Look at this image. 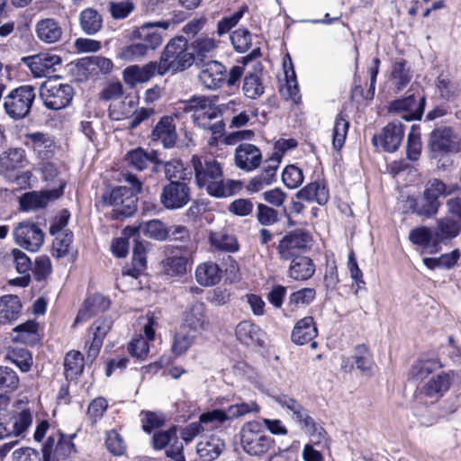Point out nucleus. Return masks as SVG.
<instances>
[{
    "label": "nucleus",
    "instance_id": "obj_1",
    "mask_svg": "<svg viewBox=\"0 0 461 461\" xmlns=\"http://www.w3.org/2000/svg\"><path fill=\"white\" fill-rule=\"evenodd\" d=\"M191 162L196 184L201 188L204 187L209 194L227 197L240 189L239 181L223 179L221 166L216 159L194 155Z\"/></svg>",
    "mask_w": 461,
    "mask_h": 461
},
{
    "label": "nucleus",
    "instance_id": "obj_2",
    "mask_svg": "<svg viewBox=\"0 0 461 461\" xmlns=\"http://www.w3.org/2000/svg\"><path fill=\"white\" fill-rule=\"evenodd\" d=\"M125 182L129 186L106 188L102 194L101 203L112 207L111 218L121 220L131 216L137 210L136 194L141 191V182L133 175L127 174Z\"/></svg>",
    "mask_w": 461,
    "mask_h": 461
},
{
    "label": "nucleus",
    "instance_id": "obj_3",
    "mask_svg": "<svg viewBox=\"0 0 461 461\" xmlns=\"http://www.w3.org/2000/svg\"><path fill=\"white\" fill-rule=\"evenodd\" d=\"M188 41L184 36L172 38L165 46L159 61L158 75L173 74L188 69L194 62V55L189 51Z\"/></svg>",
    "mask_w": 461,
    "mask_h": 461
},
{
    "label": "nucleus",
    "instance_id": "obj_4",
    "mask_svg": "<svg viewBox=\"0 0 461 461\" xmlns=\"http://www.w3.org/2000/svg\"><path fill=\"white\" fill-rule=\"evenodd\" d=\"M184 111L192 113L194 123L212 134L222 135L225 124L219 108L203 96L194 97L185 103Z\"/></svg>",
    "mask_w": 461,
    "mask_h": 461
},
{
    "label": "nucleus",
    "instance_id": "obj_5",
    "mask_svg": "<svg viewBox=\"0 0 461 461\" xmlns=\"http://www.w3.org/2000/svg\"><path fill=\"white\" fill-rule=\"evenodd\" d=\"M243 450L253 456L266 455L275 446V440L267 436L258 421L246 422L240 430Z\"/></svg>",
    "mask_w": 461,
    "mask_h": 461
},
{
    "label": "nucleus",
    "instance_id": "obj_6",
    "mask_svg": "<svg viewBox=\"0 0 461 461\" xmlns=\"http://www.w3.org/2000/svg\"><path fill=\"white\" fill-rule=\"evenodd\" d=\"M36 97L35 88L29 85L13 89L4 97V108L6 114L14 120L25 118L31 112Z\"/></svg>",
    "mask_w": 461,
    "mask_h": 461
},
{
    "label": "nucleus",
    "instance_id": "obj_7",
    "mask_svg": "<svg viewBox=\"0 0 461 461\" xmlns=\"http://www.w3.org/2000/svg\"><path fill=\"white\" fill-rule=\"evenodd\" d=\"M74 91L68 84H61L56 80L43 83L41 86V98L45 106L50 110H60L67 107L73 98Z\"/></svg>",
    "mask_w": 461,
    "mask_h": 461
},
{
    "label": "nucleus",
    "instance_id": "obj_8",
    "mask_svg": "<svg viewBox=\"0 0 461 461\" xmlns=\"http://www.w3.org/2000/svg\"><path fill=\"white\" fill-rule=\"evenodd\" d=\"M32 416L29 410L14 414L0 410V439L22 436L32 425Z\"/></svg>",
    "mask_w": 461,
    "mask_h": 461
},
{
    "label": "nucleus",
    "instance_id": "obj_9",
    "mask_svg": "<svg viewBox=\"0 0 461 461\" xmlns=\"http://www.w3.org/2000/svg\"><path fill=\"white\" fill-rule=\"evenodd\" d=\"M13 234L15 243L31 252L38 251L44 242L42 230L32 221L19 222Z\"/></svg>",
    "mask_w": 461,
    "mask_h": 461
},
{
    "label": "nucleus",
    "instance_id": "obj_10",
    "mask_svg": "<svg viewBox=\"0 0 461 461\" xmlns=\"http://www.w3.org/2000/svg\"><path fill=\"white\" fill-rule=\"evenodd\" d=\"M190 197L191 190L187 183L175 180L163 186L159 199L166 209L177 210L186 205Z\"/></svg>",
    "mask_w": 461,
    "mask_h": 461
},
{
    "label": "nucleus",
    "instance_id": "obj_11",
    "mask_svg": "<svg viewBox=\"0 0 461 461\" xmlns=\"http://www.w3.org/2000/svg\"><path fill=\"white\" fill-rule=\"evenodd\" d=\"M429 148L436 157L438 154L456 153L460 150V138L450 127H440L430 133Z\"/></svg>",
    "mask_w": 461,
    "mask_h": 461
},
{
    "label": "nucleus",
    "instance_id": "obj_12",
    "mask_svg": "<svg viewBox=\"0 0 461 461\" xmlns=\"http://www.w3.org/2000/svg\"><path fill=\"white\" fill-rule=\"evenodd\" d=\"M169 26L168 21L145 23L132 31L131 38L141 41L149 51H153L162 45L164 40L163 35L155 29L167 31Z\"/></svg>",
    "mask_w": 461,
    "mask_h": 461
},
{
    "label": "nucleus",
    "instance_id": "obj_13",
    "mask_svg": "<svg viewBox=\"0 0 461 461\" xmlns=\"http://www.w3.org/2000/svg\"><path fill=\"white\" fill-rule=\"evenodd\" d=\"M425 102L423 95H411L393 101L389 105V111L405 121L420 120L424 111Z\"/></svg>",
    "mask_w": 461,
    "mask_h": 461
},
{
    "label": "nucleus",
    "instance_id": "obj_14",
    "mask_svg": "<svg viewBox=\"0 0 461 461\" xmlns=\"http://www.w3.org/2000/svg\"><path fill=\"white\" fill-rule=\"evenodd\" d=\"M308 242V234L296 230L282 238L276 248L277 253L281 259L292 261L295 257H301L300 253L306 249Z\"/></svg>",
    "mask_w": 461,
    "mask_h": 461
},
{
    "label": "nucleus",
    "instance_id": "obj_15",
    "mask_svg": "<svg viewBox=\"0 0 461 461\" xmlns=\"http://www.w3.org/2000/svg\"><path fill=\"white\" fill-rule=\"evenodd\" d=\"M73 444L59 432L48 437L42 448V461H68Z\"/></svg>",
    "mask_w": 461,
    "mask_h": 461
},
{
    "label": "nucleus",
    "instance_id": "obj_16",
    "mask_svg": "<svg viewBox=\"0 0 461 461\" xmlns=\"http://www.w3.org/2000/svg\"><path fill=\"white\" fill-rule=\"evenodd\" d=\"M22 62L31 69L35 77H41L53 71L54 67L61 63V59L54 54L41 53L23 57Z\"/></svg>",
    "mask_w": 461,
    "mask_h": 461
},
{
    "label": "nucleus",
    "instance_id": "obj_17",
    "mask_svg": "<svg viewBox=\"0 0 461 461\" xmlns=\"http://www.w3.org/2000/svg\"><path fill=\"white\" fill-rule=\"evenodd\" d=\"M403 138V130L401 123H389L382 131L380 135H374L373 143L375 147L379 145L388 152L395 151Z\"/></svg>",
    "mask_w": 461,
    "mask_h": 461
},
{
    "label": "nucleus",
    "instance_id": "obj_18",
    "mask_svg": "<svg viewBox=\"0 0 461 461\" xmlns=\"http://www.w3.org/2000/svg\"><path fill=\"white\" fill-rule=\"evenodd\" d=\"M318 335V330L313 317L307 316L299 320L291 333V339L294 344L305 345L311 342L312 348H316L317 343L313 339Z\"/></svg>",
    "mask_w": 461,
    "mask_h": 461
},
{
    "label": "nucleus",
    "instance_id": "obj_19",
    "mask_svg": "<svg viewBox=\"0 0 461 461\" xmlns=\"http://www.w3.org/2000/svg\"><path fill=\"white\" fill-rule=\"evenodd\" d=\"M225 78V67L216 60L205 62L199 74L201 84L208 89H217L221 87Z\"/></svg>",
    "mask_w": 461,
    "mask_h": 461
},
{
    "label": "nucleus",
    "instance_id": "obj_20",
    "mask_svg": "<svg viewBox=\"0 0 461 461\" xmlns=\"http://www.w3.org/2000/svg\"><path fill=\"white\" fill-rule=\"evenodd\" d=\"M262 161L260 149L249 143L240 144L235 150V163L238 167L251 171L259 167Z\"/></svg>",
    "mask_w": 461,
    "mask_h": 461
},
{
    "label": "nucleus",
    "instance_id": "obj_21",
    "mask_svg": "<svg viewBox=\"0 0 461 461\" xmlns=\"http://www.w3.org/2000/svg\"><path fill=\"white\" fill-rule=\"evenodd\" d=\"M150 137L154 141H161L166 149L174 147L177 140L174 118L163 116L152 130Z\"/></svg>",
    "mask_w": 461,
    "mask_h": 461
},
{
    "label": "nucleus",
    "instance_id": "obj_22",
    "mask_svg": "<svg viewBox=\"0 0 461 461\" xmlns=\"http://www.w3.org/2000/svg\"><path fill=\"white\" fill-rule=\"evenodd\" d=\"M64 183H59V188L47 192L26 193L20 197V206L24 211L35 210L46 206L50 199L58 198L62 194Z\"/></svg>",
    "mask_w": 461,
    "mask_h": 461
},
{
    "label": "nucleus",
    "instance_id": "obj_23",
    "mask_svg": "<svg viewBox=\"0 0 461 461\" xmlns=\"http://www.w3.org/2000/svg\"><path fill=\"white\" fill-rule=\"evenodd\" d=\"M156 74L158 75L157 62H149L142 67L132 65L124 69L123 80L127 85L133 87L137 84L148 82Z\"/></svg>",
    "mask_w": 461,
    "mask_h": 461
},
{
    "label": "nucleus",
    "instance_id": "obj_24",
    "mask_svg": "<svg viewBox=\"0 0 461 461\" xmlns=\"http://www.w3.org/2000/svg\"><path fill=\"white\" fill-rule=\"evenodd\" d=\"M35 33L41 41L53 44L62 39L63 29L59 21L53 18H44L36 23Z\"/></svg>",
    "mask_w": 461,
    "mask_h": 461
},
{
    "label": "nucleus",
    "instance_id": "obj_25",
    "mask_svg": "<svg viewBox=\"0 0 461 461\" xmlns=\"http://www.w3.org/2000/svg\"><path fill=\"white\" fill-rule=\"evenodd\" d=\"M185 327L190 329L194 333H200L208 326V319L205 312V305L202 302H195L185 312Z\"/></svg>",
    "mask_w": 461,
    "mask_h": 461
},
{
    "label": "nucleus",
    "instance_id": "obj_26",
    "mask_svg": "<svg viewBox=\"0 0 461 461\" xmlns=\"http://www.w3.org/2000/svg\"><path fill=\"white\" fill-rule=\"evenodd\" d=\"M218 46V41L212 36L204 33L195 36L190 43L194 60L197 59L199 62H204L206 59L212 58Z\"/></svg>",
    "mask_w": 461,
    "mask_h": 461
},
{
    "label": "nucleus",
    "instance_id": "obj_27",
    "mask_svg": "<svg viewBox=\"0 0 461 461\" xmlns=\"http://www.w3.org/2000/svg\"><path fill=\"white\" fill-rule=\"evenodd\" d=\"M236 336L241 343L248 346H262L265 333L256 324L244 321L238 324Z\"/></svg>",
    "mask_w": 461,
    "mask_h": 461
},
{
    "label": "nucleus",
    "instance_id": "obj_28",
    "mask_svg": "<svg viewBox=\"0 0 461 461\" xmlns=\"http://www.w3.org/2000/svg\"><path fill=\"white\" fill-rule=\"evenodd\" d=\"M450 377L446 373L432 376L421 388L420 393L424 397L438 401L448 390Z\"/></svg>",
    "mask_w": 461,
    "mask_h": 461
},
{
    "label": "nucleus",
    "instance_id": "obj_29",
    "mask_svg": "<svg viewBox=\"0 0 461 461\" xmlns=\"http://www.w3.org/2000/svg\"><path fill=\"white\" fill-rule=\"evenodd\" d=\"M109 307V299L100 294H94L86 300L77 316L76 322L87 321L94 315L106 311Z\"/></svg>",
    "mask_w": 461,
    "mask_h": 461
},
{
    "label": "nucleus",
    "instance_id": "obj_30",
    "mask_svg": "<svg viewBox=\"0 0 461 461\" xmlns=\"http://www.w3.org/2000/svg\"><path fill=\"white\" fill-rule=\"evenodd\" d=\"M315 273V265L309 257H295L291 261L288 276L296 281L310 279Z\"/></svg>",
    "mask_w": 461,
    "mask_h": 461
},
{
    "label": "nucleus",
    "instance_id": "obj_31",
    "mask_svg": "<svg viewBox=\"0 0 461 461\" xmlns=\"http://www.w3.org/2000/svg\"><path fill=\"white\" fill-rule=\"evenodd\" d=\"M221 278V270L218 264L207 261L197 266L195 279L203 286H212L218 284Z\"/></svg>",
    "mask_w": 461,
    "mask_h": 461
},
{
    "label": "nucleus",
    "instance_id": "obj_32",
    "mask_svg": "<svg viewBox=\"0 0 461 461\" xmlns=\"http://www.w3.org/2000/svg\"><path fill=\"white\" fill-rule=\"evenodd\" d=\"M224 449V441L214 435L200 441L196 447L197 454L205 461H212L216 459Z\"/></svg>",
    "mask_w": 461,
    "mask_h": 461
},
{
    "label": "nucleus",
    "instance_id": "obj_33",
    "mask_svg": "<svg viewBox=\"0 0 461 461\" xmlns=\"http://www.w3.org/2000/svg\"><path fill=\"white\" fill-rule=\"evenodd\" d=\"M26 140L40 158H48L53 154L55 144L48 135L41 132L30 133L26 135Z\"/></svg>",
    "mask_w": 461,
    "mask_h": 461
},
{
    "label": "nucleus",
    "instance_id": "obj_34",
    "mask_svg": "<svg viewBox=\"0 0 461 461\" xmlns=\"http://www.w3.org/2000/svg\"><path fill=\"white\" fill-rule=\"evenodd\" d=\"M22 303L17 295L5 294L0 297V321L11 322L15 321L21 312Z\"/></svg>",
    "mask_w": 461,
    "mask_h": 461
},
{
    "label": "nucleus",
    "instance_id": "obj_35",
    "mask_svg": "<svg viewBox=\"0 0 461 461\" xmlns=\"http://www.w3.org/2000/svg\"><path fill=\"white\" fill-rule=\"evenodd\" d=\"M79 24L86 34L94 35L102 29L103 17L97 10L86 8L79 14Z\"/></svg>",
    "mask_w": 461,
    "mask_h": 461
},
{
    "label": "nucleus",
    "instance_id": "obj_36",
    "mask_svg": "<svg viewBox=\"0 0 461 461\" xmlns=\"http://www.w3.org/2000/svg\"><path fill=\"white\" fill-rule=\"evenodd\" d=\"M209 240L215 250L233 253L239 249L237 239L223 230L211 231Z\"/></svg>",
    "mask_w": 461,
    "mask_h": 461
},
{
    "label": "nucleus",
    "instance_id": "obj_37",
    "mask_svg": "<svg viewBox=\"0 0 461 461\" xmlns=\"http://www.w3.org/2000/svg\"><path fill=\"white\" fill-rule=\"evenodd\" d=\"M460 232L461 223L446 216L438 221L434 235L437 241H444L456 238Z\"/></svg>",
    "mask_w": 461,
    "mask_h": 461
},
{
    "label": "nucleus",
    "instance_id": "obj_38",
    "mask_svg": "<svg viewBox=\"0 0 461 461\" xmlns=\"http://www.w3.org/2000/svg\"><path fill=\"white\" fill-rule=\"evenodd\" d=\"M438 97L447 102L456 100L460 93L459 86L448 75L440 74L436 81Z\"/></svg>",
    "mask_w": 461,
    "mask_h": 461
},
{
    "label": "nucleus",
    "instance_id": "obj_39",
    "mask_svg": "<svg viewBox=\"0 0 461 461\" xmlns=\"http://www.w3.org/2000/svg\"><path fill=\"white\" fill-rule=\"evenodd\" d=\"M125 158L128 164L137 170H143L147 167L149 162H153L158 165L162 163V161L158 158L155 151L148 153L140 148L129 151Z\"/></svg>",
    "mask_w": 461,
    "mask_h": 461
},
{
    "label": "nucleus",
    "instance_id": "obj_40",
    "mask_svg": "<svg viewBox=\"0 0 461 461\" xmlns=\"http://www.w3.org/2000/svg\"><path fill=\"white\" fill-rule=\"evenodd\" d=\"M198 333H194L190 329L182 325L174 337L172 350L176 356L186 352L193 345Z\"/></svg>",
    "mask_w": 461,
    "mask_h": 461
},
{
    "label": "nucleus",
    "instance_id": "obj_41",
    "mask_svg": "<svg viewBox=\"0 0 461 461\" xmlns=\"http://www.w3.org/2000/svg\"><path fill=\"white\" fill-rule=\"evenodd\" d=\"M298 197L302 200L315 201L319 204H325L328 201L329 194L324 185L312 182L299 191Z\"/></svg>",
    "mask_w": 461,
    "mask_h": 461
},
{
    "label": "nucleus",
    "instance_id": "obj_42",
    "mask_svg": "<svg viewBox=\"0 0 461 461\" xmlns=\"http://www.w3.org/2000/svg\"><path fill=\"white\" fill-rule=\"evenodd\" d=\"M65 376L73 380L81 375L84 369V357L79 351H69L64 359Z\"/></svg>",
    "mask_w": 461,
    "mask_h": 461
},
{
    "label": "nucleus",
    "instance_id": "obj_43",
    "mask_svg": "<svg viewBox=\"0 0 461 461\" xmlns=\"http://www.w3.org/2000/svg\"><path fill=\"white\" fill-rule=\"evenodd\" d=\"M24 151L21 149H13L0 157V167L5 171H14L24 166Z\"/></svg>",
    "mask_w": 461,
    "mask_h": 461
},
{
    "label": "nucleus",
    "instance_id": "obj_44",
    "mask_svg": "<svg viewBox=\"0 0 461 461\" xmlns=\"http://www.w3.org/2000/svg\"><path fill=\"white\" fill-rule=\"evenodd\" d=\"M277 167L278 166H276L275 163L269 162V165L264 169V171L249 182L248 190L250 192H258L267 185H271L275 180Z\"/></svg>",
    "mask_w": 461,
    "mask_h": 461
},
{
    "label": "nucleus",
    "instance_id": "obj_45",
    "mask_svg": "<svg viewBox=\"0 0 461 461\" xmlns=\"http://www.w3.org/2000/svg\"><path fill=\"white\" fill-rule=\"evenodd\" d=\"M391 76L398 90L405 87L411 78L406 60L396 59L393 64Z\"/></svg>",
    "mask_w": 461,
    "mask_h": 461
},
{
    "label": "nucleus",
    "instance_id": "obj_46",
    "mask_svg": "<svg viewBox=\"0 0 461 461\" xmlns=\"http://www.w3.org/2000/svg\"><path fill=\"white\" fill-rule=\"evenodd\" d=\"M199 419L204 427V430L218 429L223 423L230 420L226 411L220 409H214L212 411L202 413Z\"/></svg>",
    "mask_w": 461,
    "mask_h": 461
},
{
    "label": "nucleus",
    "instance_id": "obj_47",
    "mask_svg": "<svg viewBox=\"0 0 461 461\" xmlns=\"http://www.w3.org/2000/svg\"><path fill=\"white\" fill-rule=\"evenodd\" d=\"M348 128L349 122L346 117L342 113L338 114L335 119L332 134V145L335 149L339 150L343 147Z\"/></svg>",
    "mask_w": 461,
    "mask_h": 461
},
{
    "label": "nucleus",
    "instance_id": "obj_48",
    "mask_svg": "<svg viewBox=\"0 0 461 461\" xmlns=\"http://www.w3.org/2000/svg\"><path fill=\"white\" fill-rule=\"evenodd\" d=\"M135 107V102L132 99H124L119 102H113L108 109V115L112 120L120 121L124 118H130L132 110Z\"/></svg>",
    "mask_w": 461,
    "mask_h": 461
},
{
    "label": "nucleus",
    "instance_id": "obj_49",
    "mask_svg": "<svg viewBox=\"0 0 461 461\" xmlns=\"http://www.w3.org/2000/svg\"><path fill=\"white\" fill-rule=\"evenodd\" d=\"M17 338L15 339L23 343H34L38 340V323L34 321H28L14 329Z\"/></svg>",
    "mask_w": 461,
    "mask_h": 461
},
{
    "label": "nucleus",
    "instance_id": "obj_50",
    "mask_svg": "<svg viewBox=\"0 0 461 461\" xmlns=\"http://www.w3.org/2000/svg\"><path fill=\"white\" fill-rule=\"evenodd\" d=\"M244 95L250 99H256L263 95L264 86L257 74L246 75L243 84Z\"/></svg>",
    "mask_w": 461,
    "mask_h": 461
},
{
    "label": "nucleus",
    "instance_id": "obj_51",
    "mask_svg": "<svg viewBox=\"0 0 461 461\" xmlns=\"http://www.w3.org/2000/svg\"><path fill=\"white\" fill-rule=\"evenodd\" d=\"M136 5L133 0L113 1L109 4V11L114 19H125L134 12Z\"/></svg>",
    "mask_w": 461,
    "mask_h": 461
},
{
    "label": "nucleus",
    "instance_id": "obj_52",
    "mask_svg": "<svg viewBox=\"0 0 461 461\" xmlns=\"http://www.w3.org/2000/svg\"><path fill=\"white\" fill-rule=\"evenodd\" d=\"M164 271L171 276H182L186 273L188 259L185 257H168L163 261Z\"/></svg>",
    "mask_w": 461,
    "mask_h": 461
},
{
    "label": "nucleus",
    "instance_id": "obj_53",
    "mask_svg": "<svg viewBox=\"0 0 461 461\" xmlns=\"http://www.w3.org/2000/svg\"><path fill=\"white\" fill-rule=\"evenodd\" d=\"M161 164L164 165L165 176L169 180V182L175 180L185 182V180L187 179L185 168L180 160L174 159L162 162Z\"/></svg>",
    "mask_w": 461,
    "mask_h": 461
},
{
    "label": "nucleus",
    "instance_id": "obj_54",
    "mask_svg": "<svg viewBox=\"0 0 461 461\" xmlns=\"http://www.w3.org/2000/svg\"><path fill=\"white\" fill-rule=\"evenodd\" d=\"M355 362L357 367L366 375H372L373 362L371 354L365 345H358L356 348Z\"/></svg>",
    "mask_w": 461,
    "mask_h": 461
},
{
    "label": "nucleus",
    "instance_id": "obj_55",
    "mask_svg": "<svg viewBox=\"0 0 461 461\" xmlns=\"http://www.w3.org/2000/svg\"><path fill=\"white\" fill-rule=\"evenodd\" d=\"M230 41L236 51L244 53L251 46V33L245 28H240L231 33Z\"/></svg>",
    "mask_w": 461,
    "mask_h": 461
},
{
    "label": "nucleus",
    "instance_id": "obj_56",
    "mask_svg": "<svg viewBox=\"0 0 461 461\" xmlns=\"http://www.w3.org/2000/svg\"><path fill=\"white\" fill-rule=\"evenodd\" d=\"M315 296V289L303 288L290 294L288 307H291V312H294V307L298 305H306L311 303L314 300Z\"/></svg>",
    "mask_w": 461,
    "mask_h": 461
},
{
    "label": "nucleus",
    "instance_id": "obj_57",
    "mask_svg": "<svg viewBox=\"0 0 461 461\" xmlns=\"http://www.w3.org/2000/svg\"><path fill=\"white\" fill-rule=\"evenodd\" d=\"M144 233L151 239L165 240L169 237L170 230L161 221L151 220L145 223Z\"/></svg>",
    "mask_w": 461,
    "mask_h": 461
},
{
    "label": "nucleus",
    "instance_id": "obj_58",
    "mask_svg": "<svg viewBox=\"0 0 461 461\" xmlns=\"http://www.w3.org/2000/svg\"><path fill=\"white\" fill-rule=\"evenodd\" d=\"M454 191V188H449L446 186V185L438 180V179H432L429 181L426 185L424 194L427 195V198L429 200H433L435 202H439L438 198L441 195H447L452 194Z\"/></svg>",
    "mask_w": 461,
    "mask_h": 461
},
{
    "label": "nucleus",
    "instance_id": "obj_59",
    "mask_svg": "<svg viewBox=\"0 0 461 461\" xmlns=\"http://www.w3.org/2000/svg\"><path fill=\"white\" fill-rule=\"evenodd\" d=\"M73 240V234L70 231L59 232L53 240V256L57 258L65 257Z\"/></svg>",
    "mask_w": 461,
    "mask_h": 461
},
{
    "label": "nucleus",
    "instance_id": "obj_60",
    "mask_svg": "<svg viewBox=\"0 0 461 461\" xmlns=\"http://www.w3.org/2000/svg\"><path fill=\"white\" fill-rule=\"evenodd\" d=\"M282 180L288 188H296L303 182V170L294 165H289L283 171Z\"/></svg>",
    "mask_w": 461,
    "mask_h": 461
},
{
    "label": "nucleus",
    "instance_id": "obj_61",
    "mask_svg": "<svg viewBox=\"0 0 461 461\" xmlns=\"http://www.w3.org/2000/svg\"><path fill=\"white\" fill-rule=\"evenodd\" d=\"M421 152L420 134L415 127H412L407 141V157L410 160L415 161L419 158Z\"/></svg>",
    "mask_w": 461,
    "mask_h": 461
},
{
    "label": "nucleus",
    "instance_id": "obj_62",
    "mask_svg": "<svg viewBox=\"0 0 461 461\" xmlns=\"http://www.w3.org/2000/svg\"><path fill=\"white\" fill-rule=\"evenodd\" d=\"M258 405L255 402H240L230 405L225 411L230 420L238 419L250 412H258Z\"/></svg>",
    "mask_w": 461,
    "mask_h": 461
},
{
    "label": "nucleus",
    "instance_id": "obj_63",
    "mask_svg": "<svg viewBox=\"0 0 461 461\" xmlns=\"http://www.w3.org/2000/svg\"><path fill=\"white\" fill-rule=\"evenodd\" d=\"M439 206L440 202H435L430 199L429 200L427 195L423 194V197L414 203L413 212L419 215L430 217L438 212Z\"/></svg>",
    "mask_w": 461,
    "mask_h": 461
},
{
    "label": "nucleus",
    "instance_id": "obj_64",
    "mask_svg": "<svg viewBox=\"0 0 461 461\" xmlns=\"http://www.w3.org/2000/svg\"><path fill=\"white\" fill-rule=\"evenodd\" d=\"M149 50L141 41L133 42L122 49L121 57L129 61L144 58L148 55Z\"/></svg>",
    "mask_w": 461,
    "mask_h": 461
}]
</instances>
